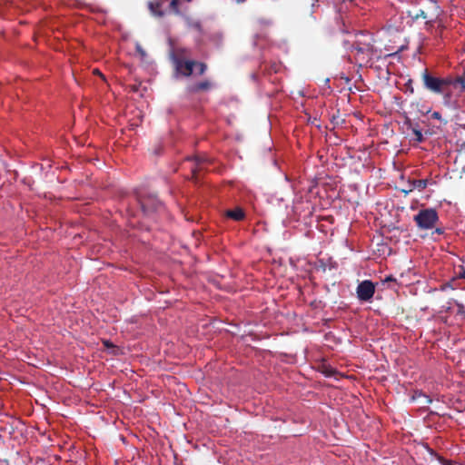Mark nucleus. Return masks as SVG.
<instances>
[{
  "label": "nucleus",
  "instance_id": "f257e3e1",
  "mask_svg": "<svg viewBox=\"0 0 465 465\" xmlns=\"http://www.w3.org/2000/svg\"><path fill=\"white\" fill-rule=\"evenodd\" d=\"M421 79L424 87L431 93L441 94L448 91L449 87L453 84L451 77L440 78L432 75L428 69L421 74Z\"/></svg>",
  "mask_w": 465,
  "mask_h": 465
},
{
  "label": "nucleus",
  "instance_id": "f03ea898",
  "mask_svg": "<svg viewBox=\"0 0 465 465\" xmlns=\"http://www.w3.org/2000/svg\"><path fill=\"white\" fill-rule=\"evenodd\" d=\"M413 221L420 230H430L439 222V215L434 208H425L414 215Z\"/></svg>",
  "mask_w": 465,
  "mask_h": 465
},
{
  "label": "nucleus",
  "instance_id": "7ed1b4c3",
  "mask_svg": "<svg viewBox=\"0 0 465 465\" xmlns=\"http://www.w3.org/2000/svg\"><path fill=\"white\" fill-rule=\"evenodd\" d=\"M185 52L184 49H176L172 54L171 58L174 64L177 73L181 74L185 77H189L193 74L195 61L183 60V54Z\"/></svg>",
  "mask_w": 465,
  "mask_h": 465
},
{
  "label": "nucleus",
  "instance_id": "20e7f679",
  "mask_svg": "<svg viewBox=\"0 0 465 465\" xmlns=\"http://www.w3.org/2000/svg\"><path fill=\"white\" fill-rule=\"evenodd\" d=\"M352 50L355 52V59L361 66L367 65L371 61L374 47L371 43L356 42L352 45Z\"/></svg>",
  "mask_w": 465,
  "mask_h": 465
},
{
  "label": "nucleus",
  "instance_id": "39448f33",
  "mask_svg": "<svg viewBox=\"0 0 465 465\" xmlns=\"http://www.w3.org/2000/svg\"><path fill=\"white\" fill-rule=\"evenodd\" d=\"M137 200L143 212L146 214L160 211L163 208V203L154 195H139Z\"/></svg>",
  "mask_w": 465,
  "mask_h": 465
},
{
  "label": "nucleus",
  "instance_id": "423d86ee",
  "mask_svg": "<svg viewBox=\"0 0 465 465\" xmlns=\"http://www.w3.org/2000/svg\"><path fill=\"white\" fill-rule=\"evenodd\" d=\"M356 293L360 301L370 302L375 293V284L370 280H364L358 284Z\"/></svg>",
  "mask_w": 465,
  "mask_h": 465
},
{
  "label": "nucleus",
  "instance_id": "0eeeda50",
  "mask_svg": "<svg viewBox=\"0 0 465 465\" xmlns=\"http://www.w3.org/2000/svg\"><path fill=\"white\" fill-rule=\"evenodd\" d=\"M430 183V181L428 179H412L408 181V188L402 190V192L407 194L414 190H418L419 192L423 191L428 184Z\"/></svg>",
  "mask_w": 465,
  "mask_h": 465
},
{
  "label": "nucleus",
  "instance_id": "6e6552de",
  "mask_svg": "<svg viewBox=\"0 0 465 465\" xmlns=\"http://www.w3.org/2000/svg\"><path fill=\"white\" fill-rule=\"evenodd\" d=\"M195 164L192 168L193 176L197 179L198 172L202 171L205 168V165L210 162L209 158L206 156H195L194 157Z\"/></svg>",
  "mask_w": 465,
  "mask_h": 465
},
{
  "label": "nucleus",
  "instance_id": "1a4fd4ad",
  "mask_svg": "<svg viewBox=\"0 0 465 465\" xmlns=\"http://www.w3.org/2000/svg\"><path fill=\"white\" fill-rule=\"evenodd\" d=\"M213 84L209 80L196 83L189 87V92L193 94L208 91L212 88Z\"/></svg>",
  "mask_w": 465,
  "mask_h": 465
},
{
  "label": "nucleus",
  "instance_id": "9d476101",
  "mask_svg": "<svg viewBox=\"0 0 465 465\" xmlns=\"http://www.w3.org/2000/svg\"><path fill=\"white\" fill-rule=\"evenodd\" d=\"M162 6V1H153L148 3L149 10L154 16L157 17H163L165 14L164 11H163Z\"/></svg>",
  "mask_w": 465,
  "mask_h": 465
},
{
  "label": "nucleus",
  "instance_id": "9b49d317",
  "mask_svg": "<svg viewBox=\"0 0 465 465\" xmlns=\"http://www.w3.org/2000/svg\"><path fill=\"white\" fill-rule=\"evenodd\" d=\"M225 215L226 217L231 218L234 221H242L245 217L243 210L240 207H237L233 210H227Z\"/></svg>",
  "mask_w": 465,
  "mask_h": 465
},
{
  "label": "nucleus",
  "instance_id": "f8f14e48",
  "mask_svg": "<svg viewBox=\"0 0 465 465\" xmlns=\"http://www.w3.org/2000/svg\"><path fill=\"white\" fill-rule=\"evenodd\" d=\"M179 4H180V0H170L169 12L175 15H180L181 11L179 8Z\"/></svg>",
  "mask_w": 465,
  "mask_h": 465
},
{
  "label": "nucleus",
  "instance_id": "ddd939ff",
  "mask_svg": "<svg viewBox=\"0 0 465 465\" xmlns=\"http://www.w3.org/2000/svg\"><path fill=\"white\" fill-rule=\"evenodd\" d=\"M411 130H412V133H413V134L415 136L414 140L417 143L423 142L424 137H423V134H422L421 131L418 128V124H416L415 126H411Z\"/></svg>",
  "mask_w": 465,
  "mask_h": 465
},
{
  "label": "nucleus",
  "instance_id": "4468645a",
  "mask_svg": "<svg viewBox=\"0 0 465 465\" xmlns=\"http://www.w3.org/2000/svg\"><path fill=\"white\" fill-rule=\"evenodd\" d=\"M194 66L197 68V74L199 75H203L206 72V70H207L206 64H204L203 62H196L195 61Z\"/></svg>",
  "mask_w": 465,
  "mask_h": 465
},
{
  "label": "nucleus",
  "instance_id": "2eb2a0df",
  "mask_svg": "<svg viewBox=\"0 0 465 465\" xmlns=\"http://www.w3.org/2000/svg\"><path fill=\"white\" fill-rule=\"evenodd\" d=\"M135 50L139 54L142 59H144L147 55L145 50L143 48V46L140 44H136Z\"/></svg>",
  "mask_w": 465,
  "mask_h": 465
},
{
  "label": "nucleus",
  "instance_id": "dca6fc26",
  "mask_svg": "<svg viewBox=\"0 0 465 465\" xmlns=\"http://www.w3.org/2000/svg\"><path fill=\"white\" fill-rule=\"evenodd\" d=\"M455 83H459L465 89V77H458L455 81L453 80V84Z\"/></svg>",
  "mask_w": 465,
  "mask_h": 465
},
{
  "label": "nucleus",
  "instance_id": "f3484780",
  "mask_svg": "<svg viewBox=\"0 0 465 465\" xmlns=\"http://www.w3.org/2000/svg\"><path fill=\"white\" fill-rule=\"evenodd\" d=\"M458 277L460 279H464L465 280V267L460 266V271L458 272Z\"/></svg>",
  "mask_w": 465,
  "mask_h": 465
},
{
  "label": "nucleus",
  "instance_id": "a211bd4d",
  "mask_svg": "<svg viewBox=\"0 0 465 465\" xmlns=\"http://www.w3.org/2000/svg\"><path fill=\"white\" fill-rule=\"evenodd\" d=\"M192 26L197 30L198 32H202V25L199 22H195L192 25Z\"/></svg>",
  "mask_w": 465,
  "mask_h": 465
},
{
  "label": "nucleus",
  "instance_id": "6ab92c4d",
  "mask_svg": "<svg viewBox=\"0 0 465 465\" xmlns=\"http://www.w3.org/2000/svg\"><path fill=\"white\" fill-rule=\"evenodd\" d=\"M431 118L441 121V114L439 112H433Z\"/></svg>",
  "mask_w": 465,
  "mask_h": 465
},
{
  "label": "nucleus",
  "instance_id": "aec40b11",
  "mask_svg": "<svg viewBox=\"0 0 465 465\" xmlns=\"http://www.w3.org/2000/svg\"><path fill=\"white\" fill-rule=\"evenodd\" d=\"M419 17H422V18H426V14L424 11H420L419 14L416 15L415 18H419Z\"/></svg>",
  "mask_w": 465,
  "mask_h": 465
},
{
  "label": "nucleus",
  "instance_id": "412c9836",
  "mask_svg": "<svg viewBox=\"0 0 465 465\" xmlns=\"http://www.w3.org/2000/svg\"><path fill=\"white\" fill-rule=\"evenodd\" d=\"M434 232L437 234H442L444 232V230L442 228H436Z\"/></svg>",
  "mask_w": 465,
  "mask_h": 465
},
{
  "label": "nucleus",
  "instance_id": "4be33fe9",
  "mask_svg": "<svg viewBox=\"0 0 465 465\" xmlns=\"http://www.w3.org/2000/svg\"><path fill=\"white\" fill-rule=\"evenodd\" d=\"M104 346H106V347H114L113 343H112V342H110L109 341H104Z\"/></svg>",
  "mask_w": 465,
  "mask_h": 465
},
{
  "label": "nucleus",
  "instance_id": "5701e85b",
  "mask_svg": "<svg viewBox=\"0 0 465 465\" xmlns=\"http://www.w3.org/2000/svg\"><path fill=\"white\" fill-rule=\"evenodd\" d=\"M392 281H393V282L395 281V279H394L392 276H388V277H386V279H385V282H392Z\"/></svg>",
  "mask_w": 465,
  "mask_h": 465
},
{
  "label": "nucleus",
  "instance_id": "b1692460",
  "mask_svg": "<svg viewBox=\"0 0 465 465\" xmlns=\"http://www.w3.org/2000/svg\"><path fill=\"white\" fill-rule=\"evenodd\" d=\"M331 372H332V371H330L326 372V374H327V375H331Z\"/></svg>",
  "mask_w": 465,
  "mask_h": 465
},
{
  "label": "nucleus",
  "instance_id": "393cba45",
  "mask_svg": "<svg viewBox=\"0 0 465 465\" xmlns=\"http://www.w3.org/2000/svg\"><path fill=\"white\" fill-rule=\"evenodd\" d=\"M332 121H336V117L334 115L332 116Z\"/></svg>",
  "mask_w": 465,
  "mask_h": 465
}]
</instances>
